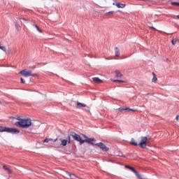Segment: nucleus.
Segmentation results:
<instances>
[{
  "label": "nucleus",
  "mask_w": 179,
  "mask_h": 179,
  "mask_svg": "<svg viewBox=\"0 0 179 179\" xmlns=\"http://www.w3.org/2000/svg\"><path fill=\"white\" fill-rule=\"evenodd\" d=\"M15 124L20 128H30L31 127V119H20V121L15 122Z\"/></svg>",
  "instance_id": "f257e3e1"
},
{
  "label": "nucleus",
  "mask_w": 179,
  "mask_h": 179,
  "mask_svg": "<svg viewBox=\"0 0 179 179\" xmlns=\"http://www.w3.org/2000/svg\"><path fill=\"white\" fill-rule=\"evenodd\" d=\"M131 145H133L134 146H140V148H142V149H146V146H148V137L146 136H142L141 138V141L139 144L138 143L135 142L134 139H132L131 141Z\"/></svg>",
  "instance_id": "f03ea898"
},
{
  "label": "nucleus",
  "mask_w": 179,
  "mask_h": 179,
  "mask_svg": "<svg viewBox=\"0 0 179 179\" xmlns=\"http://www.w3.org/2000/svg\"><path fill=\"white\" fill-rule=\"evenodd\" d=\"M0 132H8L10 134H19L20 131L17 129H13V128L0 126Z\"/></svg>",
  "instance_id": "7ed1b4c3"
},
{
  "label": "nucleus",
  "mask_w": 179,
  "mask_h": 179,
  "mask_svg": "<svg viewBox=\"0 0 179 179\" xmlns=\"http://www.w3.org/2000/svg\"><path fill=\"white\" fill-rule=\"evenodd\" d=\"M20 75H22V76H24L25 78H29V76H32V78H34L37 76V74L33 73V71L31 70H27L24 69L19 72Z\"/></svg>",
  "instance_id": "20e7f679"
},
{
  "label": "nucleus",
  "mask_w": 179,
  "mask_h": 179,
  "mask_svg": "<svg viewBox=\"0 0 179 179\" xmlns=\"http://www.w3.org/2000/svg\"><path fill=\"white\" fill-rule=\"evenodd\" d=\"M71 136H72L73 139H74V141H76L77 142H80V145H83L82 141H83L82 139V138L80 137V136L73 131H71L70 133Z\"/></svg>",
  "instance_id": "39448f33"
},
{
  "label": "nucleus",
  "mask_w": 179,
  "mask_h": 179,
  "mask_svg": "<svg viewBox=\"0 0 179 179\" xmlns=\"http://www.w3.org/2000/svg\"><path fill=\"white\" fill-rule=\"evenodd\" d=\"M94 145L95 146H98V148H100L101 150H103V152H108L109 150V148L107 146H106L105 144L103 143H98Z\"/></svg>",
  "instance_id": "423d86ee"
},
{
  "label": "nucleus",
  "mask_w": 179,
  "mask_h": 179,
  "mask_svg": "<svg viewBox=\"0 0 179 179\" xmlns=\"http://www.w3.org/2000/svg\"><path fill=\"white\" fill-rule=\"evenodd\" d=\"M84 138H85L86 139L83 140L81 141V143H85V142H87V143H90L91 145H94V143H92V142H94L96 140L94 138H88L87 136H86L85 135H84Z\"/></svg>",
  "instance_id": "0eeeda50"
},
{
  "label": "nucleus",
  "mask_w": 179,
  "mask_h": 179,
  "mask_svg": "<svg viewBox=\"0 0 179 179\" xmlns=\"http://www.w3.org/2000/svg\"><path fill=\"white\" fill-rule=\"evenodd\" d=\"M92 80L94 83H103V80H100L98 77L92 78Z\"/></svg>",
  "instance_id": "6e6552de"
},
{
  "label": "nucleus",
  "mask_w": 179,
  "mask_h": 179,
  "mask_svg": "<svg viewBox=\"0 0 179 179\" xmlns=\"http://www.w3.org/2000/svg\"><path fill=\"white\" fill-rule=\"evenodd\" d=\"M3 169L6 170V171H8V174H12V169H9L6 165L3 166Z\"/></svg>",
  "instance_id": "1a4fd4ad"
},
{
  "label": "nucleus",
  "mask_w": 179,
  "mask_h": 179,
  "mask_svg": "<svg viewBox=\"0 0 179 179\" xmlns=\"http://www.w3.org/2000/svg\"><path fill=\"white\" fill-rule=\"evenodd\" d=\"M115 6L117 7V8H125L126 5L124 3H120V2H117L115 3Z\"/></svg>",
  "instance_id": "9d476101"
},
{
  "label": "nucleus",
  "mask_w": 179,
  "mask_h": 179,
  "mask_svg": "<svg viewBox=\"0 0 179 179\" xmlns=\"http://www.w3.org/2000/svg\"><path fill=\"white\" fill-rule=\"evenodd\" d=\"M115 57H120V48L118 47L115 48Z\"/></svg>",
  "instance_id": "9b49d317"
},
{
  "label": "nucleus",
  "mask_w": 179,
  "mask_h": 179,
  "mask_svg": "<svg viewBox=\"0 0 179 179\" xmlns=\"http://www.w3.org/2000/svg\"><path fill=\"white\" fill-rule=\"evenodd\" d=\"M115 78H122V73L120 71H115Z\"/></svg>",
  "instance_id": "f8f14e48"
},
{
  "label": "nucleus",
  "mask_w": 179,
  "mask_h": 179,
  "mask_svg": "<svg viewBox=\"0 0 179 179\" xmlns=\"http://www.w3.org/2000/svg\"><path fill=\"white\" fill-rule=\"evenodd\" d=\"M120 111H132V112H134V111H136V110L135 109H131L129 108H122L120 109Z\"/></svg>",
  "instance_id": "ddd939ff"
},
{
  "label": "nucleus",
  "mask_w": 179,
  "mask_h": 179,
  "mask_svg": "<svg viewBox=\"0 0 179 179\" xmlns=\"http://www.w3.org/2000/svg\"><path fill=\"white\" fill-rule=\"evenodd\" d=\"M81 107H86V104L77 102V108H80Z\"/></svg>",
  "instance_id": "4468645a"
},
{
  "label": "nucleus",
  "mask_w": 179,
  "mask_h": 179,
  "mask_svg": "<svg viewBox=\"0 0 179 179\" xmlns=\"http://www.w3.org/2000/svg\"><path fill=\"white\" fill-rule=\"evenodd\" d=\"M153 78L152 79V82L154 83H156L157 82V77L156 76V74L155 73H152Z\"/></svg>",
  "instance_id": "2eb2a0df"
},
{
  "label": "nucleus",
  "mask_w": 179,
  "mask_h": 179,
  "mask_svg": "<svg viewBox=\"0 0 179 179\" xmlns=\"http://www.w3.org/2000/svg\"><path fill=\"white\" fill-rule=\"evenodd\" d=\"M68 175L69 176L71 179H78V176H76L75 174H71L69 173H68Z\"/></svg>",
  "instance_id": "dca6fc26"
},
{
  "label": "nucleus",
  "mask_w": 179,
  "mask_h": 179,
  "mask_svg": "<svg viewBox=\"0 0 179 179\" xmlns=\"http://www.w3.org/2000/svg\"><path fill=\"white\" fill-rule=\"evenodd\" d=\"M0 50L4 51L6 53V47L2 46V43L0 41Z\"/></svg>",
  "instance_id": "f3484780"
},
{
  "label": "nucleus",
  "mask_w": 179,
  "mask_h": 179,
  "mask_svg": "<svg viewBox=\"0 0 179 179\" xmlns=\"http://www.w3.org/2000/svg\"><path fill=\"white\" fill-rule=\"evenodd\" d=\"M177 43H179V40L177 38L173 39L172 40V44L173 45H176V44H177Z\"/></svg>",
  "instance_id": "a211bd4d"
},
{
  "label": "nucleus",
  "mask_w": 179,
  "mask_h": 179,
  "mask_svg": "<svg viewBox=\"0 0 179 179\" xmlns=\"http://www.w3.org/2000/svg\"><path fill=\"white\" fill-rule=\"evenodd\" d=\"M34 27L36 28L39 33H43V31L40 29V27H38V26L34 25Z\"/></svg>",
  "instance_id": "6ab92c4d"
},
{
  "label": "nucleus",
  "mask_w": 179,
  "mask_h": 179,
  "mask_svg": "<svg viewBox=\"0 0 179 179\" xmlns=\"http://www.w3.org/2000/svg\"><path fill=\"white\" fill-rule=\"evenodd\" d=\"M67 143H68V141L66 140H62V145L63 146H66Z\"/></svg>",
  "instance_id": "aec40b11"
},
{
  "label": "nucleus",
  "mask_w": 179,
  "mask_h": 179,
  "mask_svg": "<svg viewBox=\"0 0 179 179\" xmlns=\"http://www.w3.org/2000/svg\"><path fill=\"white\" fill-rule=\"evenodd\" d=\"M113 82H118V83H125V80H114Z\"/></svg>",
  "instance_id": "412c9836"
},
{
  "label": "nucleus",
  "mask_w": 179,
  "mask_h": 179,
  "mask_svg": "<svg viewBox=\"0 0 179 179\" xmlns=\"http://www.w3.org/2000/svg\"><path fill=\"white\" fill-rule=\"evenodd\" d=\"M171 5H172L173 6H179V3H178V2L173 1V2H171Z\"/></svg>",
  "instance_id": "4be33fe9"
},
{
  "label": "nucleus",
  "mask_w": 179,
  "mask_h": 179,
  "mask_svg": "<svg viewBox=\"0 0 179 179\" xmlns=\"http://www.w3.org/2000/svg\"><path fill=\"white\" fill-rule=\"evenodd\" d=\"M109 15H114V11H109L105 13L106 16H109Z\"/></svg>",
  "instance_id": "5701e85b"
},
{
  "label": "nucleus",
  "mask_w": 179,
  "mask_h": 179,
  "mask_svg": "<svg viewBox=\"0 0 179 179\" xmlns=\"http://www.w3.org/2000/svg\"><path fill=\"white\" fill-rule=\"evenodd\" d=\"M50 141H54V140L52 138H45V140H43V143H48V142H50Z\"/></svg>",
  "instance_id": "b1692460"
},
{
  "label": "nucleus",
  "mask_w": 179,
  "mask_h": 179,
  "mask_svg": "<svg viewBox=\"0 0 179 179\" xmlns=\"http://www.w3.org/2000/svg\"><path fill=\"white\" fill-rule=\"evenodd\" d=\"M127 169H129V170H131V171H134V170H135V169H134V167L129 166H126Z\"/></svg>",
  "instance_id": "393cba45"
},
{
  "label": "nucleus",
  "mask_w": 179,
  "mask_h": 179,
  "mask_svg": "<svg viewBox=\"0 0 179 179\" xmlns=\"http://www.w3.org/2000/svg\"><path fill=\"white\" fill-rule=\"evenodd\" d=\"M20 82L21 83H26V81H24V80L23 78H20Z\"/></svg>",
  "instance_id": "a878e982"
},
{
  "label": "nucleus",
  "mask_w": 179,
  "mask_h": 179,
  "mask_svg": "<svg viewBox=\"0 0 179 179\" xmlns=\"http://www.w3.org/2000/svg\"><path fill=\"white\" fill-rule=\"evenodd\" d=\"M68 143H71V136H68V140H67Z\"/></svg>",
  "instance_id": "bb28decb"
},
{
  "label": "nucleus",
  "mask_w": 179,
  "mask_h": 179,
  "mask_svg": "<svg viewBox=\"0 0 179 179\" xmlns=\"http://www.w3.org/2000/svg\"><path fill=\"white\" fill-rule=\"evenodd\" d=\"M16 29H17V30H20V26H19V25H16Z\"/></svg>",
  "instance_id": "cd10ccee"
},
{
  "label": "nucleus",
  "mask_w": 179,
  "mask_h": 179,
  "mask_svg": "<svg viewBox=\"0 0 179 179\" xmlns=\"http://www.w3.org/2000/svg\"><path fill=\"white\" fill-rule=\"evenodd\" d=\"M176 120H177V121H179V115H178L176 116Z\"/></svg>",
  "instance_id": "c85d7f7f"
},
{
  "label": "nucleus",
  "mask_w": 179,
  "mask_h": 179,
  "mask_svg": "<svg viewBox=\"0 0 179 179\" xmlns=\"http://www.w3.org/2000/svg\"><path fill=\"white\" fill-rule=\"evenodd\" d=\"M150 29H152L153 30H156V28H155L153 27H150Z\"/></svg>",
  "instance_id": "c756f323"
},
{
  "label": "nucleus",
  "mask_w": 179,
  "mask_h": 179,
  "mask_svg": "<svg viewBox=\"0 0 179 179\" xmlns=\"http://www.w3.org/2000/svg\"><path fill=\"white\" fill-rule=\"evenodd\" d=\"M17 120H18L19 121H20V120H22L20 117H17Z\"/></svg>",
  "instance_id": "7c9ffc66"
},
{
  "label": "nucleus",
  "mask_w": 179,
  "mask_h": 179,
  "mask_svg": "<svg viewBox=\"0 0 179 179\" xmlns=\"http://www.w3.org/2000/svg\"><path fill=\"white\" fill-rule=\"evenodd\" d=\"M53 142H57V139L54 140Z\"/></svg>",
  "instance_id": "2f4dec72"
},
{
  "label": "nucleus",
  "mask_w": 179,
  "mask_h": 179,
  "mask_svg": "<svg viewBox=\"0 0 179 179\" xmlns=\"http://www.w3.org/2000/svg\"><path fill=\"white\" fill-rule=\"evenodd\" d=\"M177 17H178V19H179V15H177Z\"/></svg>",
  "instance_id": "473e14b6"
},
{
  "label": "nucleus",
  "mask_w": 179,
  "mask_h": 179,
  "mask_svg": "<svg viewBox=\"0 0 179 179\" xmlns=\"http://www.w3.org/2000/svg\"><path fill=\"white\" fill-rule=\"evenodd\" d=\"M0 104H2V102H1V101H0Z\"/></svg>",
  "instance_id": "72a5a7b5"
},
{
  "label": "nucleus",
  "mask_w": 179,
  "mask_h": 179,
  "mask_svg": "<svg viewBox=\"0 0 179 179\" xmlns=\"http://www.w3.org/2000/svg\"><path fill=\"white\" fill-rule=\"evenodd\" d=\"M22 20H25L24 19H22Z\"/></svg>",
  "instance_id": "f704fd0d"
}]
</instances>
